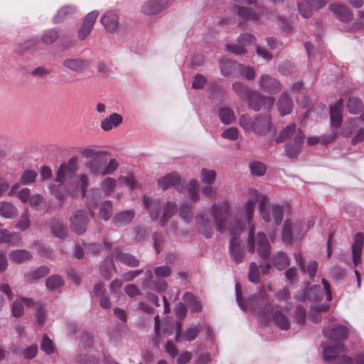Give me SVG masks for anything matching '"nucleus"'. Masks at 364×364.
Here are the masks:
<instances>
[{
	"label": "nucleus",
	"mask_w": 364,
	"mask_h": 364,
	"mask_svg": "<svg viewBox=\"0 0 364 364\" xmlns=\"http://www.w3.org/2000/svg\"><path fill=\"white\" fill-rule=\"evenodd\" d=\"M250 198L242 208L237 209L234 214L231 213V204L228 200L214 203L208 213H198L196 217L198 232L206 238H211L215 230L221 234L240 235L244 228L245 219L248 223L250 230L247 239V250L254 253L255 243L259 257L267 259L270 254V245L264 232H258L255 237V226L252 218L256 204L259 201V193L255 188L248 190Z\"/></svg>",
	"instance_id": "obj_1"
},
{
	"label": "nucleus",
	"mask_w": 364,
	"mask_h": 364,
	"mask_svg": "<svg viewBox=\"0 0 364 364\" xmlns=\"http://www.w3.org/2000/svg\"><path fill=\"white\" fill-rule=\"evenodd\" d=\"M348 329L341 325L331 324L323 329V336L331 343H322V355L326 364H364V355L354 360L346 355L341 341L348 336Z\"/></svg>",
	"instance_id": "obj_2"
},
{
	"label": "nucleus",
	"mask_w": 364,
	"mask_h": 364,
	"mask_svg": "<svg viewBox=\"0 0 364 364\" xmlns=\"http://www.w3.org/2000/svg\"><path fill=\"white\" fill-rule=\"evenodd\" d=\"M236 301L238 306L245 311L256 312L260 316L269 318V311L272 309L270 304L266 302V299L262 292L254 294L245 301L242 299L240 285L235 284Z\"/></svg>",
	"instance_id": "obj_3"
},
{
	"label": "nucleus",
	"mask_w": 364,
	"mask_h": 364,
	"mask_svg": "<svg viewBox=\"0 0 364 364\" xmlns=\"http://www.w3.org/2000/svg\"><path fill=\"white\" fill-rule=\"evenodd\" d=\"M239 125L246 132L263 136L270 132L272 122L269 115L257 114L251 117L247 114H242L239 118Z\"/></svg>",
	"instance_id": "obj_4"
},
{
	"label": "nucleus",
	"mask_w": 364,
	"mask_h": 364,
	"mask_svg": "<svg viewBox=\"0 0 364 364\" xmlns=\"http://www.w3.org/2000/svg\"><path fill=\"white\" fill-rule=\"evenodd\" d=\"M161 333L166 337L175 333V341L179 343L181 341V323L175 322L173 320H164L161 323L159 316L156 315L154 317V336L152 338L155 346H159L162 341Z\"/></svg>",
	"instance_id": "obj_5"
},
{
	"label": "nucleus",
	"mask_w": 364,
	"mask_h": 364,
	"mask_svg": "<svg viewBox=\"0 0 364 364\" xmlns=\"http://www.w3.org/2000/svg\"><path fill=\"white\" fill-rule=\"evenodd\" d=\"M259 213L262 219L269 223L274 221L275 225H279L283 220L284 205L271 204L266 196H262L259 200Z\"/></svg>",
	"instance_id": "obj_6"
},
{
	"label": "nucleus",
	"mask_w": 364,
	"mask_h": 364,
	"mask_svg": "<svg viewBox=\"0 0 364 364\" xmlns=\"http://www.w3.org/2000/svg\"><path fill=\"white\" fill-rule=\"evenodd\" d=\"M117 161L114 159L108 161L103 153L92 158L87 164L90 172L95 176L111 175L117 170Z\"/></svg>",
	"instance_id": "obj_7"
},
{
	"label": "nucleus",
	"mask_w": 364,
	"mask_h": 364,
	"mask_svg": "<svg viewBox=\"0 0 364 364\" xmlns=\"http://www.w3.org/2000/svg\"><path fill=\"white\" fill-rule=\"evenodd\" d=\"M306 231L305 225L301 222L292 224L286 220L282 228V240L287 245L292 243V240H300Z\"/></svg>",
	"instance_id": "obj_8"
},
{
	"label": "nucleus",
	"mask_w": 364,
	"mask_h": 364,
	"mask_svg": "<svg viewBox=\"0 0 364 364\" xmlns=\"http://www.w3.org/2000/svg\"><path fill=\"white\" fill-rule=\"evenodd\" d=\"M78 169L77 159L72 157L66 164H61L57 170L55 181L60 183H68V181L76 176Z\"/></svg>",
	"instance_id": "obj_9"
},
{
	"label": "nucleus",
	"mask_w": 364,
	"mask_h": 364,
	"mask_svg": "<svg viewBox=\"0 0 364 364\" xmlns=\"http://www.w3.org/2000/svg\"><path fill=\"white\" fill-rule=\"evenodd\" d=\"M71 230L77 235H82L86 232L89 223L88 213L85 210H77L70 218Z\"/></svg>",
	"instance_id": "obj_10"
},
{
	"label": "nucleus",
	"mask_w": 364,
	"mask_h": 364,
	"mask_svg": "<svg viewBox=\"0 0 364 364\" xmlns=\"http://www.w3.org/2000/svg\"><path fill=\"white\" fill-rule=\"evenodd\" d=\"M323 287L313 285L308 288L309 301H320L324 296L328 301H331V285L326 279L321 280Z\"/></svg>",
	"instance_id": "obj_11"
},
{
	"label": "nucleus",
	"mask_w": 364,
	"mask_h": 364,
	"mask_svg": "<svg viewBox=\"0 0 364 364\" xmlns=\"http://www.w3.org/2000/svg\"><path fill=\"white\" fill-rule=\"evenodd\" d=\"M171 5V0H148L141 6V11L146 15L157 14Z\"/></svg>",
	"instance_id": "obj_12"
},
{
	"label": "nucleus",
	"mask_w": 364,
	"mask_h": 364,
	"mask_svg": "<svg viewBox=\"0 0 364 364\" xmlns=\"http://www.w3.org/2000/svg\"><path fill=\"white\" fill-rule=\"evenodd\" d=\"M141 284L145 289L155 290L159 292H164L167 289L166 282L163 279H154L152 272L149 269L146 271Z\"/></svg>",
	"instance_id": "obj_13"
},
{
	"label": "nucleus",
	"mask_w": 364,
	"mask_h": 364,
	"mask_svg": "<svg viewBox=\"0 0 364 364\" xmlns=\"http://www.w3.org/2000/svg\"><path fill=\"white\" fill-rule=\"evenodd\" d=\"M98 15L97 11H92L85 16L77 31V38L80 41H84L90 34Z\"/></svg>",
	"instance_id": "obj_14"
},
{
	"label": "nucleus",
	"mask_w": 364,
	"mask_h": 364,
	"mask_svg": "<svg viewBox=\"0 0 364 364\" xmlns=\"http://www.w3.org/2000/svg\"><path fill=\"white\" fill-rule=\"evenodd\" d=\"M258 85L262 90L270 94H275L282 90L280 82L267 74H263L259 77Z\"/></svg>",
	"instance_id": "obj_15"
},
{
	"label": "nucleus",
	"mask_w": 364,
	"mask_h": 364,
	"mask_svg": "<svg viewBox=\"0 0 364 364\" xmlns=\"http://www.w3.org/2000/svg\"><path fill=\"white\" fill-rule=\"evenodd\" d=\"M304 139V134L299 129L293 140L289 141L286 146V153L289 158L298 156L301 150Z\"/></svg>",
	"instance_id": "obj_16"
},
{
	"label": "nucleus",
	"mask_w": 364,
	"mask_h": 364,
	"mask_svg": "<svg viewBox=\"0 0 364 364\" xmlns=\"http://www.w3.org/2000/svg\"><path fill=\"white\" fill-rule=\"evenodd\" d=\"M274 103V98L270 96H261L257 95L255 93V96L250 100L248 105L255 112L261 109H269Z\"/></svg>",
	"instance_id": "obj_17"
},
{
	"label": "nucleus",
	"mask_w": 364,
	"mask_h": 364,
	"mask_svg": "<svg viewBox=\"0 0 364 364\" xmlns=\"http://www.w3.org/2000/svg\"><path fill=\"white\" fill-rule=\"evenodd\" d=\"M90 295L92 299L100 297V305L102 308L109 309L111 307L109 294L105 289V285L102 282L95 284Z\"/></svg>",
	"instance_id": "obj_18"
},
{
	"label": "nucleus",
	"mask_w": 364,
	"mask_h": 364,
	"mask_svg": "<svg viewBox=\"0 0 364 364\" xmlns=\"http://www.w3.org/2000/svg\"><path fill=\"white\" fill-rule=\"evenodd\" d=\"M231 240L229 244V252L232 259L236 262H242L245 256V250L241 245L240 240L237 238L238 235H230Z\"/></svg>",
	"instance_id": "obj_19"
},
{
	"label": "nucleus",
	"mask_w": 364,
	"mask_h": 364,
	"mask_svg": "<svg viewBox=\"0 0 364 364\" xmlns=\"http://www.w3.org/2000/svg\"><path fill=\"white\" fill-rule=\"evenodd\" d=\"M62 65L66 70L75 73H82L87 68V62L80 58H67Z\"/></svg>",
	"instance_id": "obj_20"
},
{
	"label": "nucleus",
	"mask_w": 364,
	"mask_h": 364,
	"mask_svg": "<svg viewBox=\"0 0 364 364\" xmlns=\"http://www.w3.org/2000/svg\"><path fill=\"white\" fill-rule=\"evenodd\" d=\"M100 21L106 31L109 33L114 32L119 26V15L113 11H109L104 14Z\"/></svg>",
	"instance_id": "obj_21"
},
{
	"label": "nucleus",
	"mask_w": 364,
	"mask_h": 364,
	"mask_svg": "<svg viewBox=\"0 0 364 364\" xmlns=\"http://www.w3.org/2000/svg\"><path fill=\"white\" fill-rule=\"evenodd\" d=\"M50 193L58 200H64L74 191L73 186L69 183L53 184L49 187Z\"/></svg>",
	"instance_id": "obj_22"
},
{
	"label": "nucleus",
	"mask_w": 364,
	"mask_h": 364,
	"mask_svg": "<svg viewBox=\"0 0 364 364\" xmlns=\"http://www.w3.org/2000/svg\"><path fill=\"white\" fill-rule=\"evenodd\" d=\"M232 89L238 97L247 104L255 96V92L248 85L242 82H237L233 83Z\"/></svg>",
	"instance_id": "obj_23"
},
{
	"label": "nucleus",
	"mask_w": 364,
	"mask_h": 364,
	"mask_svg": "<svg viewBox=\"0 0 364 364\" xmlns=\"http://www.w3.org/2000/svg\"><path fill=\"white\" fill-rule=\"evenodd\" d=\"M343 100L340 99L330 107L331 121L333 127L338 128L343 122Z\"/></svg>",
	"instance_id": "obj_24"
},
{
	"label": "nucleus",
	"mask_w": 364,
	"mask_h": 364,
	"mask_svg": "<svg viewBox=\"0 0 364 364\" xmlns=\"http://www.w3.org/2000/svg\"><path fill=\"white\" fill-rule=\"evenodd\" d=\"M143 204L149 210L151 219L154 220H157L161 212V201L159 200H152L150 197L145 196L143 198Z\"/></svg>",
	"instance_id": "obj_25"
},
{
	"label": "nucleus",
	"mask_w": 364,
	"mask_h": 364,
	"mask_svg": "<svg viewBox=\"0 0 364 364\" xmlns=\"http://www.w3.org/2000/svg\"><path fill=\"white\" fill-rule=\"evenodd\" d=\"M134 215L133 210H122L114 215L112 222L117 227H123L132 221Z\"/></svg>",
	"instance_id": "obj_26"
},
{
	"label": "nucleus",
	"mask_w": 364,
	"mask_h": 364,
	"mask_svg": "<svg viewBox=\"0 0 364 364\" xmlns=\"http://www.w3.org/2000/svg\"><path fill=\"white\" fill-rule=\"evenodd\" d=\"M180 183V176L177 173L172 172L160 178L157 181V185L163 191L176 186Z\"/></svg>",
	"instance_id": "obj_27"
},
{
	"label": "nucleus",
	"mask_w": 364,
	"mask_h": 364,
	"mask_svg": "<svg viewBox=\"0 0 364 364\" xmlns=\"http://www.w3.org/2000/svg\"><path fill=\"white\" fill-rule=\"evenodd\" d=\"M329 9L332 11L341 21H348L352 19L353 14L350 13L348 6L339 4H331Z\"/></svg>",
	"instance_id": "obj_28"
},
{
	"label": "nucleus",
	"mask_w": 364,
	"mask_h": 364,
	"mask_svg": "<svg viewBox=\"0 0 364 364\" xmlns=\"http://www.w3.org/2000/svg\"><path fill=\"white\" fill-rule=\"evenodd\" d=\"M24 302L26 306L32 307L36 310V321L38 324H43L46 321V314L42 303L40 301H35L31 299H25Z\"/></svg>",
	"instance_id": "obj_29"
},
{
	"label": "nucleus",
	"mask_w": 364,
	"mask_h": 364,
	"mask_svg": "<svg viewBox=\"0 0 364 364\" xmlns=\"http://www.w3.org/2000/svg\"><path fill=\"white\" fill-rule=\"evenodd\" d=\"M177 210L178 207L175 202L168 201L164 205L162 215L160 218V224L162 227L166 225Z\"/></svg>",
	"instance_id": "obj_30"
},
{
	"label": "nucleus",
	"mask_w": 364,
	"mask_h": 364,
	"mask_svg": "<svg viewBox=\"0 0 364 364\" xmlns=\"http://www.w3.org/2000/svg\"><path fill=\"white\" fill-rule=\"evenodd\" d=\"M123 121L122 115L112 113L101 122V128L105 131H109L118 127Z\"/></svg>",
	"instance_id": "obj_31"
},
{
	"label": "nucleus",
	"mask_w": 364,
	"mask_h": 364,
	"mask_svg": "<svg viewBox=\"0 0 364 364\" xmlns=\"http://www.w3.org/2000/svg\"><path fill=\"white\" fill-rule=\"evenodd\" d=\"M278 110L282 116L289 114L293 108V102L287 93H283L277 103Z\"/></svg>",
	"instance_id": "obj_32"
},
{
	"label": "nucleus",
	"mask_w": 364,
	"mask_h": 364,
	"mask_svg": "<svg viewBox=\"0 0 364 364\" xmlns=\"http://www.w3.org/2000/svg\"><path fill=\"white\" fill-rule=\"evenodd\" d=\"M114 255L115 257L125 265L132 267H136L139 265V260L136 259L135 256L129 253L122 252L119 250H116Z\"/></svg>",
	"instance_id": "obj_33"
},
{
	"label": "nucleus",
	"mask_w": 364,
	"mask_h": 364,
	"mask_svg": "<svg viewBox=\"0 0 364 364\" xmlns=\"http://www.w3.org/2000/svg\"><path fill=\"white\" fill-rule=\"evenodd\" d=\"M77 11V8L73 6H66L61 8L53 17L54 23H60L71 17Z\"/></svg>",
	"instance_id": "obj_34"
},
{
	"label": "nucleus",
	"mask_w": 364,
	"mask_h": 364,
	"mask_svg": "<svg viewBox=\"0 0 364 364\" xmlns=\"http://www.w3.org/2000/svg\"><path fill=\"white\" fill-rule=\"evenodd\" d=\"M218 117L224 124H231L236 121V116L233 109L227 106L222 107L218 110Z\"/></svg>",
	"instance_id": "obj_35"
},
{
	"label": "nucleus",
	"mask_w": 364,
	"mask_h": 364,
	"mask_svg": "<svg viewBox=\"0 0 364 364\" xmlns=\"http://www.w3.org/2000/svg\"><path fill=\"white\" fill-rule=\"evenodd\" d=\"M18 214L17 208L11 203L3 201L0 203V215L5 218H14Z\"/></svg>",
	"instance_id": "obj_36"
},
{
	"label": "nucleus",
	"mask_w": 364,
	"mask_h": 364,
	"mask_svg": "<svg viewBox=\"0 0 364 364\" xmlns=\"http://www.w3.org/2000/svg\"><path fill=\"white\" fill-rule=\"evenodd\" d=\"M234 10L237 14L246 21H257L259 14L254 11L251 8L246 6H234Z\"/></svg>",
	"instance_id": "obj_37"
},
{
	"label": "nucleus",
	"mask_w": 364,
	"mask_h": 364,
	"mask_svg": "<svg viewBox=\"0 0 364 364\" xmlns=\"http://www.w3.org/2000/svg\"><path fill=\"white\" fill-rule=\"evenodd\" d=\"M272 264L279 270L284 269L290 264V259L283 252H278L272 257Z\"/></svg>",
	"instance_id": "obj_38"
},
{
	"label": "nucleus",
	"mask_w": 364,
	"mask_h": 364,
	"mask_svg": "<svg viewBox=\"0 0 364 364\" xmlns=\"http://www.w3.org/2000/svg\"><path fill=\"white\" fill-rule=\"evenodd\" d=\"M31 257L32 255L26 250H16L9 254L10 259L18 264L29 260Z\"/></svg>",
	"instance_id": "obj_39"
},
{
	"label": "nucleus",
	"mask_w": 364,
	"mask_h": 364,
	"mask_svg": "<svg viewBox=\"0 0 364 364\" xmlns=\"http://www.w3.org/2000/svg\"><path fill=\"white\" fill-rule=\"evenodd\" d=\"M50 228L53 234L56 237L64 239L68 235L66 227L60 220H53Z\"/></svg>",
	"instance_id": "obj_40"
},
{
	"label": "nucleus",
	"mask_w": 364,
	"mask_h": 364,
	"mask_svg": "<svg viewBox=\"0 0 364 364\" xmlns=\"http://www.w3.org/2000/svg\"><path fill=\"white\" fill-rule=\"evenodd\" d=\"M198 186V182L196 179L190 180L186 186V191H187V194L190 199L193 202L198 201L200 198Z\"/></svg>",
	"instance_id": "obj_41"
},
{
	"label": "nucleus",
	"mask_w": 364,
	"mask_h": 364,
	"mask_svg": "<svg viewBox=\"0 0 364 364\" xmlns=\"http://www.w3.org/2000/svg\"><path fill=\"white\" fill-rule=\"evenodd\" d=\"M296 125L294 124H289L284 128L276 139L277 142H282L287 139L294 138L297 132Z\"/></svg>",
	"instance_id": "obj_42"
},
{
	"label": "nucleus",
	"mask_w": 364,
	"mask_h": 364,
	"mask_svg": "<svg viewBox=\"0 0 364 364\" xmlns=\"http://www.w3.org/2000/svg\"><path fill=\"white\" fill-rule=\"evenodd\" d=\"M60 36V31L56 28L46 30L41 36V42L46 45L55 43Z\"/></svg>",
	"instance_id": "obj_43"
},
{
	"label": "nucleus",
	"mask_w": 364,
	"mask_h": 364,
	"mask_svg": "<svg viewBox=\"0 0 364 364\" xmlns=\"http://www.w3.org/2000/svg\"><path fill=\"white\" fill-rule=\"evenodd\" d=\"M272 320L282 330H287L290 327L289 319L281 311H277L272 315Z\"/></svg>",
	"instance_id": "obj_44"
},
{
	"label": "nucleus",
	"mask_w": 364,
	"mask_h": 364,
	"mask_svg": "<svg viewBox=\"0 0 364 364\" xmlns=\"http://www.w3.org/2000/svg\"><path fill=\"white\" fill-rule=\"evenodd\" d=\"M117 186V181L111 177H107L100 183V188L105 196L111 195Z\"/></svg>",
	"instance_id": "obj_45"
},
{
	"label": "nucleus",
	"mask_w": 364,
	"mask_h": 364,
	"mask_svg": "<svg viewBox=\"0 0 364 364\" xmlns=\"http://www.w3.org/2000/svg\"><path fill=\"white\" fill-rule=\"evenodd\" d=\"M64 284L61 276L55 274L50 276L46 281V285L50 291H55L60 288Z\"/></svg>",
	"instance_id": "obj_46"
},
{
	"label": "nucleus",
	"mask_w": 364,
	"mask_h": 364,
	"mask_svg": "<svg viewBox=\"0 0 364 364\" xmlns=\"http://www.w3.org/2000/svg\"><path fill=\"white\" fill-rule=\"evenodd\" d=\"M217 173L214 170L202 168L200 180L204 185H213L216 180Z\"/></svg>",
	"instance_id": "obj_47"
},
{
	"label": "nucleus",
	"mask_w": 364,
	"mask_h": 364,
	"mask_svg": "<svg viewBox=\"0 0 364 364\" xmlns=\"http://www.w3.org/2000/svg\"><path fill=\"white\" fill-rule=\"evenodd\" d=\"M100 269L101 275L105 279H109L112 276V271L116 269L112 259L107 258L100 266Z\"/></svg>",
	"instance_id": "obj_48"
},
{
	"label": "nucleus",
	"mask_w": 364,
	"mask_h": 364,
	"mask_svg": "<svg viewBox=\"0 0 364 364\" xmlns=\"http://www.w3.org/2000/svg\"><path fill=\"white\" fill-rule=\"evenodd\" d=\"M112 203L110 200L103 202L100 208L99 215L105 220H108L112 214Z\"/></svg>",
	"instance_id": "obj_49"
},
{
	"label": "nucleus",
	"mask_w": 364,
	"mask_h": 364,
	"mask_svg": "<svg viewBox=\"0 0 364 364\" xmlns=\"http://www.w3.org/2000/svg\"><path fill=\"white\" fill-rule=\"evenodd\" d=\"M200 330V327L199 325L195 326L193 327H190L183 331L182 335L181 336V338H182L184 341L188 342L194 341L198 336Z\"/></svg>",
	"instance_id": "obj_50"
},
{
	"label": "nucleus",
	"mask_w": 364,
	"mask_h": 364,
	"mask_svg": "<svg viewBox=\"0 0 364 364\" xmlns=\"http://www.w3.org/2000/svg\"><path fill=\"white\" fill-rule=\"evenodd\" d=\"M192 204L189 202L183 203L180 206V216L181 218L187 222H189L193 218L192 214Z\"/></svg>",
	"instance_id": "obj_51"
},
{
	"label": "nucleus",
	"mask_w": 364,
	"mask_h": 364,
	"mask_svg": "<svg viewBox=\"0 0 364 364\" xmlns=\"http://www.w3.org/2000/svg\"><path fill=\"white\" fill-rule=\"evenodd\" d=\"M50 269L47 266H41L28 274V280L36 281L48 274Z\"/></svg>",
	"instance_id": "obj_52"
},
{
	"label": "nucleus",
	"mask_w": 364,
	"mask_h": 364,
	"mask_svg": "<svg viewBox=\"0 0 364 364\" xmlns=\"http://www.w3.org/2000/svg\"><path fill=\"white\" fill-rule=\"evenodd\" d=\"M29 203L33 209L41 210L46 207V201L41 195L35 194L30 198Z\"/></svg>",
	"instance_id": "obj_53"
},
{
	"label": "nucleus",
	"mask_w": 364,
	"mask_h": 364,
	"mask_svg": "<svg viewBox=\"0 0 364 364\" xmlns=\"http://www.w3.org/2000/svg\"><path fill=\"white\" fill-rule=\"evenodd\" d=\"M27 297H22L15 300L11 306L12 314L15 317H20L23 315L24 311L23 304H25L24 299Z\"/></svg>",
	"instance_id": "obj_54"
},
{
	"label": "nucleus",
	"mask_w": 364,
	"mask_h": 364,
	"mask_svg": "<svg viewBox=\"0 0 364 364\" xmlns=\"http://www.w3.org/2000/svg\"><path fill=\"white\" fill-rule=\"evenodd\" d=\"M251 173L255 176H262L266 173L265 164L259 161H253L250 164Z\"/></svg>",
	"instance_id": "obj_55"
},
{
	"label": "nucleus",
	"mask_w": 364,
	"mask_h": 364,
	"mask_svg": "<svg viewBox=\"0 0 364 364\" xmlns=\"http://www.w3.org/2000/svg\"><path fill=\"white\" fill-rule=\"evenodd\" d=\"M363 108L362 102L355 97H350L347 102V109L352 114H357L361 111Z\"/></svg>",
	"instance_id": "obj_56"
},
{
	"label": "nucleus",
	"mask_w": 364,
	"mask_h": 364,
	"mask_svg": "<svg viewBox=\"0 0 364 364\" xmlns=\"http://www.w3.org/2000/svg\"><path fill=\"white\" fill-rule=\"evenodd\" d=\"M30 219L28 210L26 209L24 213L21 215L20 220L17 223L16 227L21 231L27 230L30 227Z\"/></svg>",
	"instance_id": "obj_57"
},
{
	"label": "nucleus",
	"mask_w": 364,
	"mask_h": 364,
	"mask_svg": "<svg viewBox=\"0 0 364 364\" xmlns=\"http://www.w3.org/2000/svg\"><path fill=\"white\" fill-rule=\"evenodd\" d=\"M236 63L228 60L221 59L220 61L221 73L224 76H230L232 73V68L235 65Z\"/></svg>",
	"instance_id": "obj_58"
},
{
	"label": "nucleus",
	"mask_w": 364,
	"mask_h": 364,
	"mask_svg": "<svg viewBox=\"0 0 364 364\" xmlns=\"http://www.w3.org/2000/svg\"><path fill=\"white\" fill-rule=\"evenodd\" d=\"M87 181L88 178L87 175L85 174H79L77 176V181L75 185V190H80L82 194L85 193V190L87 188Z\"/></svg>",
	"instance_id": "obj_59"
},
{
	"label": "nucleus",
	"mask_w": 364,
	"mask_h": 364,
	"mask_svg": "<svg viewBox=\"0 0 364 364\" xmlns=\"http://www.w3.org/2000/svg\"><path fill=\"white\" fill-rule=\"evenodd\" d=\"M221 136L230 141H235L239 137V130L237 127H230L225 129L221 133Z\"/></svg>",
	"instance_id": "obj_60"
},
{
	"label": "nucleus",
	"mask_w": 364,
	"mask_h": 364,
	"mask_svg": "<svg viewBox=\"0 0 364 364\" xmlns=\"http://www.w3.org/2000/svg\"><path fill=\"white\" fill-rule=\"evenodd\" d=\"M279 72L283 75H293L296 70L294 65L289 62H284L280 64L278 68Z\"/></svg>",
	"instance_id": "obj_61"
},
{
	"label": "nucleus",
	"mask_w": 364,
	"mask_h": 364,
	"mask_svg": "<svg viewBox=\"0 0 364 364\" xmlns=\"http://www.w3.org/2000/svg\"><path fill=\"white\" fill-rule=\"evenodd\" d=\"M154 246L157 254L160 253L164 248V235L159 232H155L153 235Z\"/></svg>",
	"instance_id": "obj_62"
},
{
	"label": "nucleus",
	"mask_w": 364,
	"mask_h": 364,
	"mask_svg": "<svg viewBox=\"0 0 364 364\" xmlns=\"http://www.w3.org/2000/svg\"><path fill=\"white\" fill-rule=\"evenodd\" d=\"M37 173L34 171H25L21 176V182L24 184H29L35 181Z\"/></svg>",
	"instance_id": "obj_63"
},
{
	"label": "nucleus",
	"mask_w": 364,
	"mask_h": 364,
	"mask_svg": "<svg viewBox=\"0 0 364 364\" xmlns=\"http://www.w3.org/2000/svg\"><path fill=\"white\" fill-rule=\"evenodd\" d=\"M248 279L252 282L257 283L259 282V268L255 262H252L250 264Z\"/></svg>",
	"instance_id": "obj_64"
}]
</instances>
